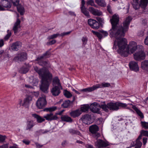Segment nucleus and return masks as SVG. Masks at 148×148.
I'll use <instances>...</instances> for the list:
<instances>
[{
	"label": "nucleus",
	"mask_w": 148,
	"mask_h": 148,
	"mask_svg": "<svg viewBox=\"0 0 148 148\" xmlns=\"http://www.w3.org/2000/svg\"><path fill=\"white\" fill-rule=\"evenodd\" d=\"M132 18L130 16L127 17L123 23V26L118 25L119 20L118 15L114 14L110 19V21L112 25L111 28L109 31L110 36L115 37L116 40L114 43L113 48L116 49L118 46L119 49L117 52L122 56L123 51L127 45V40L124 38L125 33L128 31L129 26Z\"/></svg>",
	"instance_id": "nucleus-1"
},
{
	"label": "nucleus",
	"mask_w": 148,
	"mask_h": 148,
	"mask_svg": "<svg viewBox=\"0 0 148 148\" xmlns=\"http://www.w3.org/2000/svg\"><path fill=\"white\" fill-rule=\"evenodd\" d=\"M99 106L103 111L106 112H108L109 110L111 111L117 110L119 109V107L125 108L127 106L126 103L119 102H110L107 104L105 101L101 102L99 104Z\"/></svg>",
	"instance_id": "nucleus-2"
},
{
	"label": "nucleus",
	"mask_w": 148,
	"mask_h": 148,
	"mask_svg": "<svg viewBox=\"0 0 148 148\" xmlns=\"http://www.w3.org/2000/svg\"><path fill=\"white\" fill-rule=\"evenodd\" d=\"M138 48H140L141 49L143 48V47L141 45H137L136 42L134 41L130 42L127 48L125 47L124 50L123 54H122L123 56L124 57L127 56L129 53L130 50L131 53H134L136 50L138 49Z\"/></svg>",
	"instance_id": "nucleus-3"
},
{
	"label": "nucleus",
	"mask_w": 148,
	"mask_h": 148,
	"mask_svg": "<svg viewBox=\"0 0 148 148\" xmlns=\"http://www.w3.org/2000/svg\"><path fill=\"white\" fill-rule=\"evenodd\" d=\"M53 76L52 74L42 78V83L40 86V90L45 93L48 92L49 86L51 82Z\"/></svg>",
	"instance_id": "nucleus-4"
},
{
	"label": "nucleus",
	"mask_w": 148,
	"mask_h": 148,
	"mask_svg": "<svg viewBox=\"0 0 148 148\" xmlns=\"http://www.w3.org/2000/svg\"><path fill=\"white\" fill-rule=\"evenodd\" d=\"M148 3V0H133L132 5L133 8L137 10L139 9L140 7L145 8L147 6Z\"/></svg>",
	"instance_id": "nucleus-5"
},
{
	"label": "nucleus",
	"mask_w": 148,
	"mask_h": 148,
	"mask_svg": "<svg viewBox=\"0 0 148 148\" xmlns=\"http://www.w3.org/2000/svg\"><path fill=\"white\" fill-rule=\"evenodd\" d=\"M34 68V70L38 73L41 78L52 74L48 70L45 68L39 69L37 66H35Z\"/></svg>",
	"instance_id": "nucleus-6"
},
{
	"label": "nucleus",
	"mask_w": 148,
	"mask_h": 148,
	"mask_svg": "<svg viewBox=\"0 0 148 148\" xmlns=\"http://www.w3.org/2000/svg\"><path fill=\"white\" fill-rule=\"evenodd\" d=\"M47 104L46 97L45 95L40 97L36 102V106L39 109H41L44 107Z\"/></svg>",
	"instance_id": "nucleus-7"
},
{
	"label": "nucleus",
	"mask_w": 148,
	"mask_h": 148,
	"mask_svg": "<svg viewBox=\"0 0 148 148\" xmlns=\"http://www.w3.org/2000/svg\"><path fill=\"white\" fill-rule=\"evenodd\" d=\"M135 60H141L145 58V54L144 52L141 49L138 50V52L134 54Z\"/></svg>",
	"instance_id": "nucleus-8"
},
{
	"label": "nucleus",
	"mask_w": 148,
	"mask_h": 148,
	"mask_svg": "<svg viewBox=\"0 0 148 148\" xmlns=\"http://www.w3.org/2000/svg\"><path fill=\"white\" fill-rule=\"evenodd\" d=\"M27 53L24 52L20 53L16 55L14 58V60L18 62H22L27 59Z\"/></svg>",
	"instance_id": "nucleus-9"
},
{
	"label": "nucleus",
	"mask_w": 148,
	"mask_h": 148,
	"mask_svg": "<svg viewBox=\"0 0 148 148\" xmlns=\"http://www.w3.org/2000/svg\"><path fill=\"white\" fill-rule=\"evenodd\" d=\"M0 4V10H4V8H10L12 6V3L9 0H1Z\"/></svg>",
	"instance_id": "nucleus-10"
},
{
	"label": "nucleus",
	"mask_w": 148,
	"mask_h": 148,
	"mask_svg": "<svg viewBox=\"0 0 148 148\" xmlns=\"http://www.w3.org/2000/svg\"><path fill=\"white\" fill-rule=\"evenodd\" d=\"M88 23L90 27L94 29H97L99 27V23L95 20L90 19L88 20Z\"/></svg>",
	"instance_id": "nucleus-11"
},
{
	"label": "nucleus",
	"mask_w": 148,
	"mask_h": 148,
	"mask_svg": "<svg viewBox=\"0 0 148 148\" xmlns=\"http://www.w3.org/2000/svg\"><path fill=\"white\" fill-rule=\"evenodd\" d=\"M47 120L51 121L53 120H56L58 117L56 115H53L52 112H50L49 114H46L43 116Z\"/></svg>",
	"instance_id": "nucleus-12"
},
{
	"label": "nucleus",
	"mask_w": 148,
	"mask_h": 148,
	"mask_svg": "<svg viewBox=\"0 0 148 148\" xmlns=\"http://www.w3.org/2000/svg\"><path fill=\"white\" fill-rule=\"evenodd\" d=\"M130 69L137 72L139 71V68L137 63L134 61H131L129 64Z\"/></svg>",
	"instance_id": "nucleus-13"
},
{
	"label": "nucleus",
	"mask_w": 148,
	"mask_h": 148,
	"mask_svg": "<svg viewBox=\"0 0 148 148\" xmlns=\"http://www.w3.org/2000/svg\"><path fill=\"white\" fill-rule=\"evenodd\" d=\"M60 89H62V87H59L55 86L52 88L51 92L54 96L58 95L61 92Z\"/></svg>",
	"instance_id": "nucleus-14"
},
{
	"label": "nucleus",
	"mask_w": 148,
	"mask_h": 148,
	"mask_svg": "<svg viewBox=\"0 0 148 148\" xmlns=\"http://www.w3.org/2000/svg\"><path fill=\"white\" fill-rule=\"evenodd\" d=\"M43 59L38 60V58H37L35 61H37L38 63L40 65L42 66H46L49 67L50 66V63L48 60L44 61Z\"/></svg>",
	"instance_id": "nucleus-15"
},
{
	"label": "nucleus",
	"mask_w": 148,
	"mask_h": 148,
	"mask_svg": "<svg viewBox=\"0 0 148 148\" xmlns=\"http://www.w3.org/2000/svg\"><path fill=\"white\" fill-rule=\"evenodd\" d=\"M21 21L18 18H17L16 21L14 23L12 29L14 31L15 34L16 33L19 29L20 28L21 26L20 25Z\"/></svg>",
	"instance_id": "nucleus-16"
},
{
	"label": "nucleus",
	"mask_w": 148,
	"mask_h": 148,
	"mask_svg": "<svg viewBox=\"0 0 148 148\" xmlns=\"http://www.w3.org/2000/svg\"><path fill=\"white\" fill-rule=\"evenodd\" d=\"M96 146L98 148H100L102 147H106L108 144L101 139H98L95 143Z\"/></svg>",
	"instance_id": "nucleus-17"
},
{
	"label": "nucleus",
	"mask_w": 148,
	"mask_h": 148,
	"mask_svg": "<svg viewBox=\"0 0 148 148\" xmlns=\"http://www.w3.org/2000/svg\"><path fill=\"white\" fill-rule=\"evenodd\" d=\"M88 10L94 15L100 16L102 14V12L101 11L97 9H95L92 7H89Z\"/></svg>",
	"instance_id": "nucleus-18"
},
{
	"label": "nucleus",
	"mask_w": 148,
	"mask_h": 148,
	"mask_svg": "<svg viewBox=\"0 0 148 148\" xmlns=\"http://www.w3.org/2000/svg\"><path fill=\"white\" fill-rule=\"evenodd\" d=\"M51 49H49L41 56L38 57H37L38 60L49 58L50 57L51 55Z\"/></svg>",
	"instance_id": "nucleus-19"
},
{
	"label": "nucleus",
	"mask_w": 148,
	"mask_h": 148,
	"mask_svg": "<svg viewBox=\"0 0 148 148\" xmlns=\"http://www.w3.org/2000/svg\"><path fill=\"white\" fill-rule=\"evenodd\" d=\"M21 45V42L20 41H16L12 43L11 46V49L13 50L17 51Z\"/></svg>",
	"instance_id": "nucleus-20"
},
{
	"label": "nucleus",
	"mask_w": 148,
	"mask_h": 148,
	"mask_svg": "<svg viewBox=\"0 0 148 148\" xmlns=\"http://www.w3.org/2000/svg\"><path fill=\"white\" fill-rule=\"evenodd\" d=\"M90 110L94 113H97L99 111V109L97 107V103H94L90 106Z\"/></svg>",
	"instance_id": "nucleus-21"
},
{
	"label": "nucleus",
	"mask_w": 148,
	"mask_h": 148,
	"mask_svg": "<svg viewBox=\"0 0 148 148\" xmlns=\"http://www.w3.org/2000/svg\"><path fill=\"white\" fill-rule=\"evenodd\" d=\"M61 121H63L71 123L73 121L71 118L67 115H62L60 117Z\"/></svg>",
	"instance_id": "nucleus-22"
},
{
	"label": "nucleus",
	"mask_w": 148,
	"mask_h": 148,
	"mask_svg": "<svg viewBox=\"0 0 148 148\" xmlns=\"http://www.w3.org/2000/svg\"><path fill=\"white\" fill-rule=\"evenodd\" d=\"M99 130H89V132L92 134V136L96 139L101 136V134L99 132Z\"/></svg>",
	"instance_id": "nucleus-23"
},
{
	"label": "nucleus",
	"mask_w": 148,
	"mask_h": 148,
	"mask_svg": "<svg viewBox=\"0 0 148 148\" xmlns=\"http://www.w3.org/2000/svg\"><path fill=\"white\" fill-rule=\"evenodd\" d=\"M32 115L33 117L36 119L38 123H41L45 120L44 118H42L40 116L36 114H32Z\"/></svg>",
	"instance_id": "nucleus-24"
},
{
	"label": "nucleus",
	"mask_w": 148,
	"mask_h": 148,
	"mask_svg": "<svg viewBox=\"0 0 148 148\" xmlns=\"http://www.w3.org/2000/svg\"><path fill=\"white\" fill-rule=\"evenodd\" d=\"M53 86H56L59 87H62L60 82V80L58 77H56L53 79Z\"/></svg>",
	"instance_id": "nucleus-25"
},
{
	"label": "nucleus",
	"mask_w": 148,
	"mask_h": 148,
	"mask_svg": "<svg viewBox=\"0 0 148 148\" xmlns=\"http://www.w3.org/2000/svg\"><path fill=\"white\" fill-rule=\"evenodd\" d=\"M141 67L143 70L148 71V60H145L141 63Z\"/></svg>",
	"instance_id": "nucleus-26"
},
{
	"label": "nucleus",
	"mask_w": 148,
	"mask_h": 148,
	"mask_svg": "<svg viewBox=\"0 0 148 148\" xmlns=\"http://www.w3.org/2000/svg\"><path fill=\"white\" fill-rule=\"evenodd\" d=\"M95 85L96 89L98 88L109 87L110 86V84L109 83L103 82L101 84H98Z\"/></svg>",
	"instance_id": "nucleus-27"
},
{
	"label": "nucleus",
	"mask_w": 148,
	"mask_h": 148,
	"mask_svg": "<svg viewBox=\"0 0 148 148\" xmlns=\"http://www.w3.org/2000/svg\"><path fill=\"white\" fill-rule=\"evenodd\" d=\"M141 139V135H140L138 138L136 139L135 148H140L142 145V143L140 141Z\"/></svg>",
	"instance_id": "nucleus-28"
},
{
	"label": "nucleus",
	"mask_w": 148,
	"mask_h": 148,
	"mask_svg": "<svg viewBox=\"0 0 148 148\" xmlns=\"http://www.w3.org/2000/svg\"><path fill=\"white\" fill-rule=\"evenodd\" d=\"M81 12L83 13L87 18H89L90 17L89 12L87 8L85 7L81 8Z\"/></svg>",
	"instance_id": "nucleus-29"
},
{
	"label": "nucleus",
	"mask_w": 148,
	"mask_h": 148,
	"mask_svg": "<svg viewBox=\"0 0 148 148\" xmlns=\"http://www.w3.org/2000/svg\"><path fill=\"white\" fill-rule=\"evenodd\" d=\"M96 89V88L95 85H94L92 87H90L82 89L81 90V91L82 92H89L92 91Z\"/></svg>",
	"instance_id": "nucleus-30"
},
{
	"label": "nucleus",
	"mask_w": 148,
	"mask_h": 148,
	"mask_svg": "<svg viewBox=\"0 0 148 148\" xmlns=\"http://www.w3.org/2000/svg\"><path fill=\"white\" fill-rule=\"evenodd\" d=\"M16 6L18 12L21 15H23L25 12V10L23 7L19 4Z\"/></svg>",
	"instance_id": "nucleus-31"
},
{
	"label": "nucleus",
	"mask_w": 148,
	"mask_h": 148,
	"mask_svg": "<svg viewBox=\"0 0 148 148\" xmlns=\"http://www.w3.org/2000/svg\"><path fill=\"white\" fill-rule=\"evenodd\" d=\"M57 108L56 106H53L51 107L45 108L43 109V111H44L49 112H52L56 110Z\"/></svg>",
	"instance_id": "nucleus-32"
},
{
	"label": "nucleus",
	"mask_w": 148,
	"mask_h": 148,
	"mask_svg": "<svg viewBox=\"0 0 148 148\" xmlns=\"http://www.w3.org/2000/svg\"><path fill=\"white\" fill-rule=\"evenodd\" d=\"M30 101L29 98H27L25 99L23 101V103H21L22 101L21 100L20 101V105L25 107H27L29 104V102Z\"/></svg>",
	"instance_id": "nucleus-33"
},
{
	"label": "nucleus",
	"mask_w": 148,
	"mask_h": 148,
	"mask_svg": "<svg viewBox=\"0 0 148 148\" xmlns=\"http://www.w3.org/2000/svg\"><path fill=\"white\" fill-rule=\"evenodd\" d=\"M90 109V106L88 104H84L80 108L81 112H87Z\"/></svg>",
	"instance_id": "nucleus-34"
},
{
	"label": "nucleus",
	"mask_w": 148,
	"mask_h": 148,
	"mask_svg": "<svg viewBox=\"0 0 148 148\" xmlns=\"http://www.w3.org/2000/svg\"><path fill=\"white\" fill-rule=\"evenodd\" d=\"M28 68L26 66H23L19 70V72L21 73H26L29 71Z\"/></svg>",
	"instance_id": "nucleus-35"
},
{
	"label": "nucleus",
	"mask_w": 148,
	"mask_h": 148,
	"mask_svg": "<svg viewBox=\"0 0 148 148\" xmlns=\"http://www.w3.org/2000/svg\"><path fill=\"white\" fill-rule=\"evenodd\" d=\"M95 3L101 7H105L106 3L104 0H95Z\"/></svg>",
	"instance_id": "nucleus-36"
},
{
	"label": "nucleus",
	"mask_w": 148,
	"mask_h": 148,
	"mask_svg": "<svg viewBox=\"0 0 148 148\" xmlns=\"http://www.w3.org/2000/svg\"><path fill=\"white\" fill-rule=\"evenodd\" d=\"M27 129H31L35 125L33 121L30 120L28 121L27 123Z\"/></svg>",
	"instance_id": "nucleus-37"
},
{
	"label": "nucleus",
	"mask_w": 148,
	"mask_h": 148,
	"mask_svg": "<svg viewBox=\"0 0 148 148\" xmlns=\"http://www.w3.org/2000/svg\"><path fill=\"white\" fill-rule=\"evenodd\" d=\"M133 108L138 115L141 118L143 119L144 118V116L143 114L140 110L136 107H135Z\"/></svg>",
	"instance_id": "nucleus-38"
},
{
	"label": "nucleus",
	"mask_w": 148,
	"mask_h": 148,
	"mask_svg": "<svg viewBox=\"0 0 148 148\" xmlns=\"http://www.w3.org/2000/svg\"><path fill=\"white\" fill-rule=\"evenodd\" d=\"M70 103L71 101L69 100H66L62 104V106L64 108H67L69 106Z\"/></svg>",
	"instance_id": "nucleus-39"
},
{
	"label": "nucleus",
	"mask_w": 148,
	"mask_h": 148,
	"mask_svg": "<svg viewBox=\"0 0 148 148\" xmlns=\"http://www.w3.org/2000/svg\"><path fill=\"white\" fill-rule=\"evenodd\" d=\"M64 95L67 98H69L72 96V94L66 90H64L63 91Z\"/></svg>",
	"instance_id": "nucleus-40"
},
{
	"label": "nucleus",
	"mask_w": 148,
	"mask_h": 148,
	"mask_svg": "<svg viewBox=\"0 0 148 148\" xmlns=\"http://www.w3.org/2000/svg\"><path fill=\"white\" fill-rule=\"evenodd\" d=\"M92 32L94 34L96 35L99 39H101L102 38V35L100 33L93 30L92 31Z\"/></svg>",
	"instance_id": "nucleus-41"
},
{
	"label": "nucleus",
	"mask_w": 148,
	"mask_h": 148,
	"mask_svg": "<svg viewBox=\"0 0 148 148\" xmlns=\"http://www.w3.org/2000/svg\"><path fill=\"white\" fill-rule=\"evenodd\" d=\"M60 36V34L57 33L49 36L48 37V38L49 39H53L56 38L58 36Z\"/></svg>",
	"instance_id": "nucleus-42"
},
{
	"label": "nucleus",
	"mask_w": 148,
	"mask_h": 148,
	"mask_svg": "<svg viewBox=\"0 0 148 148\" xmlns=\"http://www.w3.org/2000/svg\"><path fill=\"white\" fill-rule=\"evenodd\" d=\"M141 137L142 136H145L148 137V131L145 130H142L140 132V134Z\"/></svg>",
	"instance_id": "nucleus-43"
},
{
	"label": "nucleus",
	"mask_w": 148,
	"mask_h": 148,
	"mask_svg": "<svg viewBox=\"0 0 148 148\" xmlns=\"http://www.w3.org/2000/svg\"><path fill=\"white\" fill-rule=\"evenodd\" d=\"M7 34L5 36L4 38V39L5 40H8L11 35V32H10L9 30H7Z\"/></svg>",
	"instance_id": "nucleus-44"
},
{
	"label": "nucleus",
	"mask_w": 148,
	"mask_h": 148,
	"mask_svg": "<svg viewBox=\"0 0 148 148\" xmlns=\"http://www.w3.org/2000/svg\"><path fill=\"white\" fill-rule=\"evenodd\" d=\"M81 119L89 121L90 120V116L88 114H85L83 116Z\"/></svg>",
	"instance_id": "nucleus-45"
},
{
	"label": "nucleus",
	"mask_w": 148,
	"mask_h": 148,
	"mask_svg": "<svg viewBox=\"0 0 148 148\" xmlns=\"http://www.w3.org/2000/svg\"><path fill=\"white\" fill-rule=\"evenodd\" d=\"M141 123L143 127L146 129H148V123L145 121H142Z\"/></svg>",
	"instance_id": "nucleus-46"
},
{
	"label": "nucleus",
	"mask_w": 148,
	"mask_h": 148,
	"mask_svg": "<svg viewBox=\"0 0 148 148\" xmlns=\"http://www.w3.org/2000/svg\"><path fill=\"white\" fill-rule=\"evenodd\" d=\"M99 127L96 125H92L90 126L89 130H99Z\"/></svg>",
	"instance_id": "nucleus-47"
},
{
	"label": "nucleus",
	"mask_w": 148,
	"mask_h": 148,
	"mask_svg": "<svg viewBox=\"0 0 148 148\" xmlns=\"http://www.w3.org/2000/svg\"><path fill=\"white\" fill-rule=\"evenodd\" d=\"M82 113L81 110H79L75 111V117H78Z\"/></svg>",
	"instance_id": "nucleus-48"
},
{
	"label": "nucleus",
	"mask_w": 148,
	"mask_h": 148,
	"mask_svg": "<svg viewBox=\"0 0 148 148\" xmlns=\"http://www.w3.org/2000/svg\"><path fill=\"white\" fill-rule=\"evenodd\" d=\"M11 1L14 6H17L19 4V0H11Z\"/></svg>",
	"instance_id": "nucleus-49"
},
{
	"label": "nucleus",
	"mask_w": 148,
	"mask_h": 148,
	"mask_svg": "<svg viewBox=\"0 0 148 148\" xmlns=\"http://www.w3.org/2000/svg\"><path fill=\"white\" fill-rule=\"evenodd\" d=\"M94 2L93 0H89L86 2V4L87 5H90L91 6L93 5Z\"/></svg>",
	"instance_id": "nucleus-50"
},
{
	"label": "nucleus",
	"mask_w": 148,
	"mask_h": 148,
	"mask_svg": "<svg viewBox=\"0 0 148 148\" xmlns=\"http://www.w3.org/2000/svg\"><path fill=\"white\" fill-rule=\"evenodd\" d=\"M82 40L83 42V44L84 45H85L87 41V38L86 37H84L82 39Z\"/></svg>",
	"instance_id": "nucleus-51"
},
{
	"label": "nucleus",
	"mask_w": 148,
	"mask_h": 148,
	"mask_svg": "<svg viewBox=\"0 0 148 148\" xmlns=\"http://www.w3.org/2000/svg\"><path fill=\"white\" fill-rule=\"evenodd\" d=\"M71 32V31H70L68 32H64L63 33H62L61 34H60V36H65L68 35L70 34Z\"/></svg>",
	"instance_id": "nucleus-52"
},
{
	"label": "nucleus",
	"mask_w": 148,
	"mask_h": 148,
	"mask_svg": "<svg viewBox=\"0 0 148 148\" xmlns=\"http://www.w3.org/2000/svg\"><path fill=\"white\" fill-rule=\"evenodd\" d=\"M97 20L98 21V22L99 23V25H101V24L103 23V20L100 17H98L97 18Z\"/></svg>",
	"instance_id": "nucleus-53"
},
{
	"label": "nucleus",
	"mask_w": 148,
	"mask_h": 148,
	"mask_svg": "<svg viewBox=\"0 0 148 148\" xmlns=\"http://www.w3.org/2000/svg\"><path fill=\"white\" fill-rule=\"evenodd\" d=\"M56 42V40H53L51 41L47 42V45H53Z\"/></svg>",
	"instance_id": "nucleus-54"
},
{
	"label": "nucleus",
	"mask_w": 148,
	"mask_h": 148,
	"mask_svg": "<svg viewBox=\"0 0 148 148\" xmlns=\"http://www.w3.org/2000/svg\"><path fill=\"white\" fill-rule=\"evenodd\" d=\"M6 54V53L3 50H1L0 51V58L2 56H4Z\"/></svg>",
	"instance_id": "nucleus-55"
},
{
	"label": "nucleus",
	"mask_w": 148,
	"mask_h": 148,
	"mask_svg": "<svg viewBox=\"0 0 148 148\" xmlns=\"http://www.w3.org/2000/svg\"><path fill=\"white\" fill-rule=\"evenodd\" d=\"M85 4V1L84 0H82L81 1V7H80L81 8H85V7L84 5Z\"/></svg>",
	"instance_id": "nucleus-56"
},
{
	"label": "nucleus",
	"mask_w": 148,
	"mask_h": 148,
	"mask_svg": "<svg viewBox=\"0 0 148 148\" xmlns=\"http://www.w3.org/2000/svg\"><path fill=\"white\" fill-rule=\"evenodd\" d=\"M5 136L0 135V142L3 141L5 139Z\"/></svg>",
	"instance_id": "nucleus-57"
},
{
	"label": "nucleus",
	"mask_w": 148,
	"mask_h": 148,
	"mask_svg": "<svg viewBox=\"0 0 148 148\" xmlns=\"http://www.w3.org/2000/svg\"><path fill=\"white\" fill-rule=\"evenodd\" d=\"M144 44L147 45L148 46V35L146 37L144 40Z\"/></svg>",
	"instance_id": "nucleus-58"
},
{
	"label": "nucleus",
	"mask_w": 148,
	"mask_h": 148,
	"mask_svg": "<svg viewBox=\"0 0 148 148\" xmlns=\"http://www.w3.org/2000/svg\"><path fill=\"white\" fill-rule=\"evenodd\" d=\"M22 142L23 143L26 145H28L30 143V141L29 140L25 139L23 140Z\"/></svg>",
	"instance_id": "nucleus-59"
},
{
	"label": "nucleus",
	"mask_w": 148,
	"mask_h": 148,
	"mask_svg": "<svg viewBox=\"0 0 148 148\" xmlns=\"http://www.w3.org/2000/svg\"><path fill=\"white\" fill-rule=\"evenodd\" d=\"M107 10L110 14H112V12L110 6H108L107 7Z\"/></svg>",
	"instance_id": "nucleus-60"
},
{
	"label": "nucleus",
	"mask_w": 148,
	"mask_h": 148,
	"mask_svg": "<svg viewBox=\"0 0 148 148\" xmlns=\"http://www.w3.org/2000/svg\"><path fill=\"white\" fill-rule=\"evenodd\" d=\"M101 32L103 34L104 37L108 35V33L106 31H102V32Z\"/></svg>",
	"instance_id": "nucleus-61"
},
{
	"label": "nucleus",
	"mask_w": 148,
	"mask_h": 148,
	"mask_svg": "<svg viewBox=\"0 0 148 148\" xmlns=\"http://www.w3.org/2000/svg\"><path fill=\"white\" fill-rule=\"evenodd\" d=\"M35 145L37 148H40L43 146L42 145H41L38 143H36Z\"/></svg>",
	"instance_id": "nucleus-62"
},
{
	"label": "nucleus",
	"mask_w": 148,
	"mask_h": 148,
	"mask_svg": "<svg viewBox=\"0 0 148 148\" xmlns=\"http://www.w3.org/2000/svg\"><path fill=\"white\" fill-rule=\"evenodd\" d=\"M39 132L40 133V134H45L47 133L48 132V131H45V130H39Z\"/></svg>",
	"instance_id": "nucleus-63"
},
{
	"label": "nucleus",
	"mask_w": 148,
	"mask_h": 148,
	"mask_svg": "<svg viewBox=\"0 0 148 148\" xmlns=\"http://www.w3.org/2000/svg\"><path fill=\"white\" fill-rule=\"evenodd\" d=\"M147 138H143V143L144 145H145L147 142Z\"/></svg>",
	"instance_id": "nucleus-64"
}]
</instances>
